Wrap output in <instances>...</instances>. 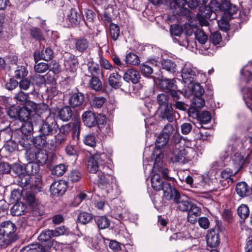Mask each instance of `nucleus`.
Instances as JSON below:
<instances>
[{
	"label": "nucleus",
	"instance_id": "f257e3e1",
	"mask_svg": "<svg viewBox=\"0 0 252 252\" xmlns=\"http://www.w3.org/2000/svg\"><path fill=\"white\" fill-rule=\"evenodd\" d=\"M241 147L242 143L239 139H236L233 143H230L225 151L224 158H226L230 156L233 162L239 166H242L246 162H251L249 155H248L245 158H244L243 155L244 152L240 149Z\"/></svg>",
	"mask_w": 252,
	"mask_h": 252
},
{
	"label": "nucleus",
	"instance_id": "f03ea898",
	"mask_svg": "<svg viewBox=\"0 0 252 252\" xmlns=\"http://www.w3.org/2000/svg\"><path fill=\"white\" fill-rule=\"evenodd\" d=\"M109 171H111L110 168L106 172L100 170L97 173L96 175H92L91 177V178L94 180V183L102 189L105 190L107 193H112L114 187L116 186L115 178Z\"/></svg>",
	"mask_w": 252,
	"mask_h": 252
},
{
	"label": "nucleus",
	"instance_id": "7ed1b4c3",
	"mask_svg": "<svg viewBox=\"0 0 252 252\" xmlns=\"http://www.w3.org/2000/svg\"><path fill=\"white\" fill-rule=\"evenodd\" d=\"M108 160V157L105 153L93 155L88 160L87 169L90 173L96 175L100 170L106 172L109 169Z\"/></svg>",
	"mask_w": 252,
	"mask_h": 252
},
{
	"label": "nucleus",
	"instance_id": "20e7f679",
	"mask_svg": "<svg viewBox=\"0 0 252 252\" xmlns=\"http://www.w3.org/2000/svg\"><path fill=\"white\" fill-rule=\"evenodd\" d=\"M18 181V185L24 190L30 189L32 192L39 191L41 188V180L39 177L34 179L29 175H23Z\"/></svg>",
	"mask_w": 252,
	"mask_h": 252
},
{
	"label": "nucleus",
	"instance_id": "39448f33",
	"mask_svg": "<svg viewBox=\"0 0 252 252\" xmlns=\"http://www.w3.org/2000/svg\"><path fill=\"white\" fill-rule=\"evenodd\" d=\"M26 158L29 161H35L38 165H43L47 161L48 155L47 152L44 149L35 150L30 148L26 152Z\"/></svg>",
	"mask_w": 252,
	"mask_h": 252
},
{
	"label": "nucleus",
	"instance_id": "423d86ee",
	"mask_svg": "<svg viewBox=\"0 0 252 252\" xmlns=\"http://www.w3.org/2000/svg\"><path fill=\"white\" fill-rule=\"evenodd\" d=\"M197 74L203 73L200 70H198L195 67L189 63H186L182 69L181 76L183 82L188 85L192 83L195 79ZM205 76V74H203Z\"/></svg>",
	"mask_w": 252,
	"mask_h": 252
},
{
	"label": "nucleus",
	"instance_id": "0eeeda50",
	"mask_svg": "<svg viewBox=\"0 0 252 252\" xmlns=\"http://www.w3.org/2000/svg\"><path fill=\"white\" fill-rule=\"evenodd\" d=\"M176 148L174 149L173 154L177 161L183 160L190 161L196 155V152L193 148L190 147L179 148L177 146Z\"/></svg>",
	"mask_w": 252,
	"mask_h": 252
},
{
	"label": "nucleus",
	"instance_id": "6e6552de",
	"mask_svg": "<svg viewBox=\"0 0 252 252\" xmlns=\"http://www.w3.org/2000/svg\"><path fill=\"white\" fill-rule=\"evenodd\" d=\"M58 128V125L53 116H48L40 128L42 135L47 136L55 133Z\"/></svg>",
	"mask_w": 252,
	"mask_h": 252
},
{
	"label": "nucleus",
	"instance_id": "1a4fd4ad",
	"mask_svg": "<svg viewBox=\"0 0 252 252\" xmlns=\"http://www.w3.org/2000/svg\"><path fill=\"white\" fill-rule=\"evenodd\" d=\"M17 228L15 224L10 221L2 222L0 224V234L15 242L17 237L15 233Z\"/></svg>",
	"mask_w": 252,
	"mask_h": 252
},
{
	"label": "nucleus",
	"instance_id": "9d476101",
	"mask_svg": "<svg viewBox=\"0 0 252 252\" xmlns=\"http://www.w3.org/2000/svg\"><path fill=\"white\" fill-rule=\"evenodd\" d=\"M238 11L237 7L231 4L229 1L224 0L221 2V16L222 18L230 19L233 18V15L236 14Z\"/></svg>",
	"mask_w": 252,
	"mask_h": 252
},
{
	"label": "nucleus",
	"instance_id": "9b49d317",
	"mask_svg": "<svg viewBox=\"0 0 252 252\" xmlns=\"http://www.w3.org/2000/svg\"><path fill=\"white\" fill-rule=\"evenodd\" d=\"M36 108V104L33 102H29V105L26 104L22 107L19 108L18 119L21 121H26Z\"/></svg>",
	"mask_w": 252,
	"mask_h": 252
},
{
	"label": "nucleus",
	"instance_id": "f8f14e48",
	"mask_svg": "<svg viewBox=\"0 0 252 252\" xmlns=\"http://www.w3.org/2000/svg\"><path fill=\"white\" fill-rule=\"evenodd\" d=\"M158 110L159 117L162 120H166L169 123H172L176 119V114L179 116L178 113L174 111L172 105L161 108Z\"/></svg>",
	"mask_w": 252,
	"mask_h": 252
},
{
	"label": "nucleus",
	"instance_id": "ddd939ff",
	"mask_svg": "<svg viewBox=\"0 0 252 252\" xmlns=\"http://www.w3.org/2000/svg\"><path fill=\"white\" fill-rule=\"evenodd\" d=\"M174 202L176 207L181 212L188 211L191 204L186 196L181 195L180 193L174 196Z\"/></svg>",
	"mask_w": 252,
	"mask_h": 252
},
{
	"label": "nucleus",
	"instance_id": "4468645a",
	"mask_svg": "<svg viewBox=\"0 0 252 252\" xmlns=\"http://www.w3.org/2000/svg\"><path fill=\"white\" fill-rule=\"evenodd\" d=\"M67 189V184L63 180L58 181L52 183L50 186V190L53 195H62L65 192Z\"/></svg>",
	"mask_w": 252,
	"mask_h": 252
},
{
	"label": "nucleus",
	"instance_id": "2eb2a0df",
	"mask_svg": "<svg viewBox=\"0 0 252 252\" xmlns=\"http://www.w3.org/2000/svg\"><path fill=\"white\" fill-rule=\"evenodd\" d=\"M187 4L186 0H173L170 2V8L174 9L173 12L176 15H184L188 12L189 10L185 8Z\"/></svg>",
	"mask_w": 252,
	"mask_h": 252
},
{
	"label": "nucleus",
	"instance_id": "dca6fc26",
	"mask_svg": "<svg viewBox=\"0 0 252 252\" xmlns=\"http://www.w3.org/2000/svg\"><path fill=\"white\" fill-rule=\"evenodd\" d=\"M67 19L72 26L78 25L83 19V15L79 9L71 8L67 12Z\"/></svg>",
	"mask_w": 252,
	"mask_h": 252
},
{
	"label": "nucleus",
	"instance_id": "f3484780",
	"mask_svg": "<svg viewBox=\"0 0 252 252\" xmlns=\"http://www.w3.org/2000/svg\"><path fill=\"white\" fill-rule=\"evenodd\" d=\"M34 60L36 63L41 60L48 61L53 57V51L50 48H46L42 50L40 53L39 51L36 50L34 53Z\"/></svg>",
	"mask_w": 252,
	"mask_h": 252
},
{
	"label": "nucleus",
	"instance_id": "a211bd4d",
	"mask_svg": "<svg viewBox=\"0 0 252 252\" xmlns=\"http://www.w3.org/2000/svg\"><path fill=\"white\" fill-rule=\"evenodd\" d=\"M123 79L126 82L131 81L133 84H136L140 79V74L133 68H128L124 73Z\"/></svg>",
	"mask_w": 252,
	"mask_h": 252
},
{
	"label": "nucleus",
	"instance_id": "6ab92c4d",
	"mask_svg": "<svg viewBox=\"0 0 252 252\" xmlns=\"http://www.w3.org/2000/svg\"><path fill=\"white\" fill-rule=\"evenodd\" d=\"M97 115L91 111L84 112L82 116L84 124L88 127L95 126L97 124Z\"/></svg>",
	"mask_w": 252,
	"mask_h": 252
},
{
	"label": "nucleus",
	"instance_id": "aec40b11",
	"mask_svg": "<svg viewBox=\"0 0 252 252\" xmlns=\"http://www.w3.org/2000/svg\"><path fill=\"white\" fill-rule=\"evenodd\" d=\"M207 245L211 248L217 246L220 243V236L215 230H211L208 231L206 236Z\"/></svg>",
	"mask_w": 252,
	"mask_h": 252
},
{
	"label": "nucleus",
	"instance_id": "412c9836",
	"mask_svg": "<svg viewBox=\"0 0 252 252\" xmlns=\"http://www.w3.org/2000/svg\"><path fill=\"white\" fill-rule=\"evenodd\" d=\"M64 65L66 70L73 72L78 65L77 59L74 55L68 54L64 58Z\"/></svg>",
	"mask_w": 252,
	"mask_h": 252
},
{
	"label": "nucleus",
	"instance_id": "4be33fe9",
	"mask_svg": "<svg viewBox=\"0 0 252 252\" xmlns=\"http://www.w3.org/2000/svg\"><path fill=\"white\" fill-rule=\"evenodd\" d=\"M188 212V220L191 223H194L197 217L201 215V209L196 204L191 203Z\"/></svg>",
	"mask_w": 252,
	"mask_h": 252
},
{
	"label": "nucleus",
	"instance_id": "5701e85b",
	"mask_svg": "<svg viewBox=\"0 0 252 252\" xmlns=\"http://www.w3.org/2000/svg\"><path fill=\"white\" fill-rule=\"evenodd\" d=\"M75 49L78 52L83 53L86 52L90 46L89 41L84 37L74 39Z\"/></svg>",
	"mask_w": 252,
	"mask_h": 252
},
{
	"label": "nucleus",
	"instance_id": "b1692460",
	"mask_svg": "<svg viewBox=\"0 0 252 252\" xmlns=\"http://www.w3.org/2000/svg\"><path fill=\"white\" fill-rule=\"evenodd\" d=\"M176 80L174 79L162 78L159 81V87L163 90H166L170 92L173 89H177V86L175 84Z\"/></svg>",
	"mask_w": 252,
	"mask_h": 252
},
{
	"label": "nucleus",
	"instance_id": "393cba45",
	"mask_svg": "<svg viewBox=\"0 0 252 252\" xmlns=\"http://www.w3.org/2000/svg\"><path fill=\"white\" fill-rule=\"evenodd\" d=\"M236 191L239 196L244 197L250 195L252 190L246 182H240L236 185Z\"/></svg>",
	"mask_w": 252,
	"mask_h": 252
},
{
	"label": "nucleus",
	"instance_id": "a878e982",
	"mask_svg": "<svg viewBox=\"0 0 252 252\" xmlns=\"http://www.w3.org/2000/svg\"><path fill=\"white\" fill-rule=\"evenodd\" d=\"M161 189L163 190V196L167 200H170L173 197L180 193L174 188L171 187V185L167 182H165Z\"/></svg>",
	"mask_w": 252,
	"mask_h": 252
},
{
	"label": "nucleus",
	"instance_id": "bb28decb",
	"mask_svg": "<svg viewBox=\"0 0 252 252\" xmlns=\"http://www.w3.org/2000/svg\"><path fill=\"white\" fill-rule=\"evenodd\" d=\"M109 85L114 89H118L122 85V77L118 72L110 74L108 78Z\"/></svg>",
	"mask_w": 252,
	"mask_h": 252
},
{
	"label": "nucleus",
	"instance_id": "cd10ccee",
	"mask_svg": "<svg viewBox=\"0 0 252 252\" xmlns=\"http://www.w3.org/2000/svg\"><path fill=\"white\" fill-rule=\"evenodd\" d=\"M84 99V95L82 93H75L70 97L69 104L72 107H78L83 103Z\"/></svg>",
	"mask_w": 252,
	"mask_h": 252
},
{
	"label": "nucleus",
	"instance_id": "c85d7f7f",
	"mask_svg": "<svg viewBox=\"0 0 252 252\" xmlns=\"http://www.w3.org/2000/svg\"><path fill=\"white\" fill-rule=\"evenodd\" d=\"M153 173L154 174L151 179L152 187L153 189L156 191L160 190L161 189V188L164 183L161 180L159 173L157 172Z\"/></svg>",
	"mask_w": 252,
	"mask_h": 252
},
{
	"label": "nucleus",
	"instance_id": "c756f323",
	"mask_svg": "<svg viewBox=\"0 0 252 252\" xmlns=\"http://www.w3.org/2000/svg\"><path fill=\"white\" fill-rule=\"evenodd\" d=\"M153 157H155V161L153 167V172H157V169H160V166H163L162 158L163 154L160 150H157L153 154Z\"/></svg>",
	"mask_w": 252,
	"mask_h": 252
},
{
	"label": "nucleus",
	"instance_id": "7c9ffc66",
	"mask_svg": "<svg viewBox=\"0 0 252 252\" xmlns=\"http://www.w3.org/2000/svg\"><path fill=\"white\" fill-rule=\"evenodd\" d=\"M97 124L100 131L103 134L107 133L110 130V127L106 124V118L103 116L97 115Z\"/></svg>",
	"mask_w": 252,
	"mask_h": 252
},
{
	"label": "nucleus",
	"instance_id": "2f4dec72",
	"mask_svg": "<svg viewBox=\"0 0 252 252\" xmlns=\"http://www.w3.org/2000/svg\"><path fill=\"white\" fill-rule=\"evenodd\" d=\"M13 98L17 103L22 105H29V102H31L29 100V94L21 90L15 94Z\"/></svg>",
	"mask_w": 252,
	"mask_h": 252
},
{
	"label": "nucleus",
	"instance_id": "473e14b6",
	"mask_svg": "<svg viewBox=\"0 0 252 252\" xmlns=\"http://www.w3.org/2000/svg\"><path fill=\"white\" fill-rule=\"evenodd\" d=\"M94 220L99 229L107 228L110 224V220L106 216L95 217Z\"/></svg>",
	"mask_w": 252,
	"mask_h": 252
},
{
	"label": "nucleus",
	"instance_id": "72a5a7b5",
	"mask_svg": "<svg viewBox=\"0 0 252 252\" xmlns=\"http://www.w3.org/2000/svg\"><path fill=\"white\" fill-rule=\"evenodd\" d=\"M237 213L240 220L242 221H244L250 215L248 206L245 204H241L237 208Z\"/></svg>",
	"mask_w": 252,
	"mask_h": 252
},
{
	"label": "nucleus",
	"instance_id": "f704fd0d",
	"mask_svg": "<svg viewBox=\"0 0 252 252\" xmlns=\"http://www.w3.org/2000/svg\"><path fill=\"white\" fill-rule=\"evenodd\" d=\"M72 111L71 108L66 106L62 108L59 112L58 116L63 121H68L71 118Z\"/></svg>",
	"mask_w": 252,
	"mask_h": 252
},
{
	"label": "nucleus",
	"instance_id": "c9c22d12",
	"mask_svg": "<svg viewBox=\"0 0 252 252\" xmlns=\"http://www.w3.org/2000/svg\"><path fill=\"white\" fill-rule=\"evenodd\" d=\"M70 130L72 131V136L78 138L80 133V121L78 119H75L72 122L68 123Z\"/></svg>",
	"mask_w": 252,
	"mask_h": 252
},
{
	"label": "nucleus",
	"instance_id": "e433bc0d",
	"mask_svg": "<svg viewBox=\"0 0 252 252\" xmlns=\"http://www.w3.org/2000/svg\"><path fill=\"white\" fill-rule=\"evenodd\" d=\"M21 131L26 136L30 137L33 131V126L32 122L29 121H25L21 127Z\"/></svg>",
	"mask_w": 252,
	"mask_h": 252
},
{
	"label": "nucleus",
	"instance_id": "4c0bfd02",
	"mask_svg": "<svg viewBox=\"0 0 252 252\" xmlns=\"http://www.w3.org/2000/svg\"><path fill=\"white\" fill-rule=\"evenodd\" d=\"M39 166L40 165H38L35 161H29L25 167V170L28 174L27 175H34L37 174L39 170Z\"/></svg>",
	"mask_w": 252,
	"mask_h": 252
},
{
	"label": "nucleus",
	"instance_id": "58836bf2",
	"mask_svg": "<svg viewBox=\"0 0 252 252\" xmlns=\"http://www.w3.org/2000/svg\"><path fill=\"white\" fill-rule=\"evenodd\" d=\"M169 97L167 94H159L157 96V101L159 105L158 109L172 105V104L169 102Z\"/></svg>",
	"mask_w": 252,
	"mask_h": 252
},
{
	"label": "nucleus",
	"instance_id": "ea45409f",
	"mask_svg": "<svg viewBox=\"0 0 252 252\" xmlns=\"http://www.w3.org/2000/svg\"><path fill=\"white\" fill-rule=\"evenodd\" d=\"M30 36L37 41H44L45 38L40 30L36 27H32L29 30Z\"/></svg>",
	"mask_w": 252,
	"mask_h": 252
},
{
	"label": "nucleus",
	"instance_id": "a19ab883",
	"mask_svg": "<svg viewBox=\"0 0 252 252\" xmlns=\"http://www.w3.org/2000/svg\"><path fill=\"white\" fill-rule=\"evenodd\" d=\"M109 34L114 41H116L120 34L119 26L116 24L111 23L109 25Z\"/></svg>",
	"mask_w": 252,
	"mask_h": 252
},
{
	"label": "nucleus",
	"instance_id": "79ce46f5",
	"mask_svg": "<svg viewBox=\"0 0 252 252\" xmlns=\"http://www.w3.org/2000/svg\"><path fill=\"white\" fill-rule=\"evenodd\" d=\"M87 67L89 72L93 76H96L101 73L98 64L93 60L88 63Z\"/></svg>",
	"mask_w": 252,
	"mask_h": 252
},
{
	"label": "nucleus",
	"instance_id": "37998d69",
	"mask_svg": "<svg viewBox=\"0 0 252 252\" xmlns=\"http://www.w3.org/2000/svg\"><path fill=\"white\" fill-rule=\"evenodd\" d=\"M169 138L166 135L160 133L157 138L155 141L156 147L159 149L163 148L168 142Z\"/></svg>",
	"mask_w": 252,
	"mask_h": 252
},
{
	"label": "nucleus",
	"instance_id": "c03bdc74",
	"mask_svg": "<svg viewBox=\"0 0 252 252\" xmlns=\"http://www.w3.org/2000/svg\"><path fill=\"white\" fill-rule=\"evenodd\" d=\"M33 144L38 149H41L47 144V140L45 136L38 135L33 139Z\"/></svg>",
	"mask_w": 252,
	"mask_h": 252
},
{
	"label": "nucleus",
	"instance_id": "a18cd8bd",
	"mask_svg": "<svg viewBox=\"0 0 252 252\" xmlns=\"http://www.w3.org/2000/svg\"><path fill=\"white\" fill-rule=\"evenodd\" d=\"M125 62L126 64L137 65L140 63V60L137 55L132 53H129L126 55Z\"/></svg>",
	"mask_w": 252,
	"mask_h": 252
},
{
	"label": "nucleus",
	"instance_id": "49530a36",
	"mask_svg": "<svg viewBox=\"0 0 252 252\" xmlns=\"http://www.w3.org/2000/svg\"><path fill=\"white\" fill-rule=\"evenodd\" d=\"M162 66L167 71L174 73L176 71V64L170 60H164L162 61Z\"/></svg>",
	"mask_w": 252,
	"mask_h": 252
},
{
	"label": "nucleus",
	"instance_id": "de8ad7c7",
	"mask_svg": "<svg viewBox=\"0 0 252 252\" xmlns=\"http://www.w3.org/2000/svg\"><path fill=\"white\" fill-rule=\"evenodd\" d=\"M22 252H47L43 246L39 245H32L24 248Z\"/></svg>",
	"mask_w": 252,
	"mask_h": 252
},
{
	"label": "nucleus",
	"instance_id": "09e8293b",
	"mask_svg": "<svg viewBox=\"0 0 252 252\" xmlns=\"http://www.w3.org/2000/svg\"><path fill=\"white\" fill-rule=\"evenodd\" d=\"M89 85L93 90L96 91H99L102 88V83L96 76L92 77L89 82Z\"/></svg>",
	"mask_w": 252,
	"mask_h": 252
},
{
	"label": "nucleus",
	"instance_id": "8fccbe9b",
	"mask_svg": "<svg viewBox=\"0 0 252 252\" xmlns=\"http://www.w3.org/2000/svg\"><path fill=\"white\" fill-rule=\"evenodd\" d=\"M195 39L200 44H204L208 40V37L205 32L200 29H197L194 32Z\"/></svg>",
	"mask_w": 252,
	"mask_h": 252
},
{
	"label": "nucleus",
	"instance_id": "3c124183",
	"mask_svg": "<svg viewBox=\"0 0 252 252\" xmlns=\"http://www.w3.org/2000/svg\"><path fill=\"white\" fill-rule=\"evenodd\" d=\"M234 174L232 171L229 169H226L223 170L221 173V177L222 179L226 180L227 182V186H229L233 183V180L231 178V176Z\"/></svg>",
	"mask_w": 252,
	"mask_h": 252
},
{
	"label": "nucleus",
	"instance_id": "603ef678",
	"mask_svg": "<svg viewBox=\"0 0 252 252\" xmlns=\"http://www.w3.org/2000/svg\"><path fill=\"white\" fill-rule=\"evenodd\" d=\"M25 199L29 205L32 207L34 208L37 205V201L34 194L30 191H26Z\"/></svg>",
	"mask_w": 252,
	"mask_h": 252
},
{
	"label": "nucleus",
	"instance_id": "864d4df0",
	"mask_svg": "<svg viewBox=\"0 0 252 252\" xmlns=\"http://www.w3.org/2000/svg\"><path fill=\"white\" fill-rule=\"evenodd\" d=\"M66 167L63 164L55 166L52 170V174L57 176H62L66 171Z\"/></svg>",
	"mask_w": 252,
	"mask_h": 252
},
{
	"label": "nucleus",
	"instance_id": "5fc2aeb1",
	"mask_svg": "<svg viewBox=\"0 0 252 252\" xmlns=\"http://www.w3.org/2000/svg\"><path fill=\"white\" fill-rule=\"evenodd\" d=\"M77 219L79 222L82 224H86L92 219V216L90 213L82 212L78 215Z\"/></svg>",
	"mask_w": 252,
	"mask_h": 252
},
{
	"label": "nucleus",
	"instance_id": "6e6d98bb",
	"mask_svg": "<svg viewBox=\"0 0 252 252\" xmlns=\"http://www.w3.org/2000/svg\"><path fill=\"white\" fill-rule=\"evenodd\" d=\"M19 108V106L12 105L7 108L6 112L10 118L17 119L18 117Z\"/></svg>",
	"mask_w": 252,
	"mask_h": 252
},
{
	"label": "nucleus",
	"instance_id": "4d7b16f0",
	"mask_svg": "<svg viewBox=\"0 0 252 252\" xmlns=\"http://www.w3.org/2000/svg\"><path fill=\"white\" fill-rule=\"evenodd\" d=\"M24 205L23 204H15L11 208V213L13 216H21L24 214Z\"/></svg>",
	"mask_w": 252,
	"mask_h": 252
},
{
	"label": "nucleus",
	"instance_id": "13d9d810",
	"mask_svg": "<svg viewBox=\"0 0 252 252\" xmlns=\"http://www.w3.org/2000/svg\"><path fill=\"white\" fill-rule=\"evenodd\" d=\"M81 177L80 172L77 170H72L68 176V180L71 183L77 182L80 180Z\"/></svg>",
	"mask_w": 252,
	"mask_h": 252
},
{
	"label": "nucleus",
	"instance_id": "bf43d9fd",
	"mask_svg": "<svg viewBox=\"0 0 252 252\" xmlns=\"http://www.w3.org/2000/svg\"><path fill=\"white\" fill-rule=\"evenodd\" d=\"M177 132V129L174 127V126L170 124H167L164 127L162 132L161 133L163 135H166L168 138L169 136Z\"/></svg>",
	"mask_w": 252,
	"mask_h": 252
},
{
	"label": "nucleus",
	"instance_id": "052dcab7",
	"mask_svg": "<svg viewBox=\"0 0 252 252\" xmlns=\"http://www.w3.org/2000/svg\"><path fill=\"white\" fill-rule=\"evenodd\" d=\"M106 99L103 96H94L92 98V105L94 107L100 108L106 102Z\"/></svg>",
	"mask_w": 252,
	"mask_h": 252
},
{
	"label": "nucleus",
	"instance_id": "680f3d73",
	"mask_svg": "<svg viewBox=\"0 0 252 252\" xmlns=\"http://www.w3.org/2000/svg\"><path fill=\"white\" fill-rule=\"evenodd\" d=\"M52 237V232L50 230L47 229L41 232L38 237V239L41 242H46L50 240Z\"/></svg>",
	"mask_w": 252,
	"mask_h": 252
},
{
	"label": "nucleus",
	"instance_id": "e2e57ef3",
	"mask_svg": "<svg viewBox=\"0 0 252 252\" xmlns=\"http://www.w3.org/2000/svg\"><path fill=\"white\" fill-rule=\"evenodd\" d=\"M198 119L201 123H208L211 119V114L208 111H203L198 115Z\"/></svg>",
	"mask_w": 252,
	"mask_h": 252
},
{
	"label": "nucleus",
	"instance_id": "0e129e2a",
	"mask_svg": "<svg viewBox=\"0 0 252 252\" xmlns=\"http://www.w3.org/2000/svg\"><path fill=\"white\" fill-rule=\"evenodd\" d=\"M28 73L26 67L24 66H21L18 67L15 71V76L16 78L20 79L26 77Z\"/></svg>",
	"mask_w": 252,
	"mask_h": 252
},
{
	"label": "nucleus",
	"instance_id": "69168bd1",
	"mask_svg": "<svg viewBox=\"0 0 252 252\" xmlns=\"http://www.w3.org/2000/svg\"><path fill=\"white\" fill-rule=\"evenodd\" d=\"M34 71L38 73H42L49 69L48 64L45 63H40L34 66Z\"/></svg>",
	"mask_w": 252,
	"mask_h": 252
},
{
	"label": "nucleus",
	"instance_id": "338daca9",
	"mask_svg": "<svg viewBox=\"0 0 252 252\" xmlns=\"http://www.w3.org/2000/svg\"><path fill=\"white\" fill-rule=\"evenodd\" d=\"M193 107L196 109H201L205 105V100L200 96H196L192 99Z\"/></svg>",
	"mask_w": 252,
	"mask_h": 252
},
{
	"label": "nucleus",
	"instance_id": "774afa93",
	"mask_svg": "<svg viewBox=\"0 0 252 252\" xmlns=\"http://www.w3.org/2000/svg\"><path fill=\"white\" fill-rule=\"evenodd\" d=\"M84 143L92 147L95 146L96 144L95 136L92 134L87 135L84 139Z\"/></svg>",
	"mask_w": 252,
	"mask_h": 252
}]
</instances>
